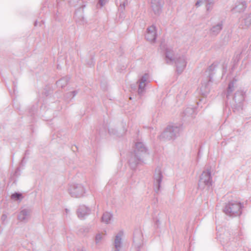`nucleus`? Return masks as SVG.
Listing matches in <instances>:
<instances>
[{"instance_id":"f257e3e1","label":"nucleus","mask_w":251,"mask_h":251,"mask_svg":"<svg viewBox=\"0 0 251 251\" xmlns=\"http://www.w3.org/2000/svg\"><path fill=\"white\" fill-rule=\"evenodd\" d=\"M149 154L148 150L143 142H138L135 144L134 152L130 154L129 164L132 169L137 165L143 163L145 157Z\"/></svg>"},{"instance_id":"2eb2a0df","label":"nucleus","mask_w":251,"mask_h":251,"mask_svg":"<svg viewBox=\"0 0 251 251\" xmlns=\"http://www.w3.org/2000/svg\"><path fill=\"white\" fill-rule=\"evenodd\" d=\"M123 236V232H119L114 239V245L115 248V251H120L122 246V237Z\"/></svg>"},{"instance_id":"aec40b11","label":"nucleus","mask_w":251,"mask_h":251,"mask_svg":"<svg viewBox=\"0 0 251 251\" xmlns=\"http://www.w3.org/2000/svg\"><path fill=\"white\" fill-rule=\"evenodd\" d=\"M183 113L184 116L188 117H190L193 118L195 117V116L197 114L196 109L194 107H188L185 109Z\"/></svg>"},{"instance_id":"0eeeda50","label":"nucleus","mask_w":251,"mask_h":251,"mask_svg":"<svg viewBox=\"0 0 251 251\" xmlns=\"http://www.w3.org/2000/svg\"><path fill=\"white\" fill-rule=\"evenodd\" d=\"M224 22L223 20H220L218 22L212 25L209 29V35L212 37L217 36L221 31L223 28Z\"/></svg>"},{"instance_id":"ddd939ff","label":"nucleus","mask_w":251,"mask_h":251,"mask_svg":"<svg viewBox=\"0 0 251 251\" xmlns=\"http://www.w3.org/2000/svg\"><path fill=\"white\" fill-rule=\"evenodd\" d=\"M240 27L244 29L251 27V13L245 14L240 22Z\"/></svg>"},{"instance_id":"f8f14e48","label":"nucleus","mask_w":251,"mask_h":251,"mask_svg":"<svg viewBox=\"0 0 251 251\" xmlns=\"http://www.w3.org/2000/svg\"><path fill=\"white\" fill-rule=\"evenodd\" d=\"M146 38L150 42H154L156 37L155 27L151 25L147 28Z\"/></svg>"},{"instance_id":"20e7f679","label":"nucleus","mask_w":251,"mask_h":251,"mask_svg":"<svg viewBox=\"0 0 251 251\" xmlns=\"http://www.w3.org/2000/svg\"><path fill=\"white\" fill-rule=\"evenodd\" d=\"M180 126L177 125H169L160 135V139L163 141L174 139L179 135Z\"/></svg>"},{"instance_id":"72a5a7b5","label":"nucleus","mask_w":251,"mask_h":251,"mask_svg":"<svg viewBox=\"0 0 251 251\" xmlns=\"http://www.w3.org/2000/svg\"><path fill=\"white\" fill-rule=\"evenodd\" d=\"M66 212H68V210L67 209H66Z\"/></svg>"},{"instance_id":"412c9836","label":"nucleus","mask_w":251,"mask_h":251,"mask_svg":"<svg viewBox=\"0 0 251 251\" xmlns=\"http://www.w3.org/2000/svg\"><path fill=\"white\" fill-rule=\"evenodd\" d=\"M142 239V235L140 231H138L136 233L134 234L133 242L137 248H139L141 245Z\"/></svg>"},{"instance_id":"bb28decb","label":"nucleus","mask_w":251,"mask_h":251,"mask_svg":"<svg viewBox=\"0 0 251 251\" xmlns=\"http://www.w3.org/2000/svg\"><path fill=\"white\" fill-rule=\"evenodd\" d=\"M22 198V194L20 193H15L11 195V199L15 200H19Z\"/></svg>"},{"instance_id":"a878e982","label":"nucleus","mask_w":251,"mask_h":251,"mask_svg":"<svg viewBox=\"0 0 251 251\" xmlns=\"http://www.w3.org/2000/svg\"><path fill=\"white\" fill-rule=\"evenodd\" d=\"M78 93V91L76 90L73 91L72 92H70L67 93L65 95V98L66 100L73 98L75 97L77 94Z\"/></svg>"},{"instance_id":"b1692460","label":"nucleus","mask_w":251,"mask_h":251,"mask_svg":"<svg viewBox=\"0 0 251 251\" xmlns=\"http://www.w3.org/2000/svg\"><path fill=\"white\" fill-rule=\"evenodd\" d=\"M69 80V78L68 77H64L58 81L56 82V84L58 86L63 88L67 85L68 81Z\"/></svg>"},{"instance_id":"a211bd4d","label":"nucleus","mask_w":251,"mask_h":251,"mask_svg":"<svg viewBox=\"0 0 251 251\" xmlns=\"http://www.w3.org/2000/svg\"><path fill=\"white\" fill-rule=\"evenodd\" d=\"M214 0H198L195 5L197 7H199L202 3L207 2V3L206 5V10L210 12L213 8V6L214 3Z\"/></svg>"},{"instance_id":"423d86ee","label":"nucleus","mask_w":251,"mask_h":251,"mask_svg":"<svg viewBox=\"0 0 251 251\" xmlns=\"http://www.w3.org/2000/svg\"><path fill=\"white\" fill-rule=\"evenodd\" d=\"M174 63L176 65L177 74H181L185 69L187 63L186 55L184 54H177Z\"/></svg>"},{"instance_id":"f3484780","label":"nucleus","mask_w":251,"mask_h":251,"mask_svg":"<svg viewBox=\"0 0 251 251\" xmlns=\"http://www.w3.org/2000/svg\"><path fill=\"white\" fill-rule=\"evenodd\" d=\"M90 209L85 205H80L77 211V216L79 218H83L90 213Z\"/></svg>"},{"instance_id":"39448f33","label":"nucleus","mask_w":251,"mask_h":251,"mask_svg":"<svg viewBox=\"0 0 251 251\" xmlns=\"http://www.w3.org/2000/svg\"><path fill=\"white\" fill-rule=\"evenodd\" d=\"M68 193L72 197L80 198L85 196L86 189L81 184H74L70 185Z\"/></svg>"},{"instance_id":"4be33fe9","label":"nucleus","mask_w":251,"mask_h":251,"mask_svg":"<svg viewBox=\"0 0 251 251\" xmlns=\"http://www.w3.org/2000/svg\"><path fill=\"white\" fill-rule=\"evenodd\" d=\"M216 67V65L214 64H212L211 65L207 70L206 71L205 73L206 75H208V82L211 81L212 77L213 74H214V72Z\"/></svg>"},{"instance_id":"6ab92c4d","label":"nucleus","mask_w":251,"mask_h":251,"mask_svg":"<svg viewBox=\"0 0 251 251\" xmlns=\"http://www.w3.org/2000/svg\"><path fill=\"white\" fill-rule=\"evenodd\" d=\"M233 100L237 104H239V106H241V103L244 100V96L243 92L242 91H237L235 93Z\"/></svg>"},{"instance_id":"2f4dec72","label":"nucleus","mask_w":251,"mask_h":251,"mask_svg":"<svg viewBox=\"0 0 251 251\" xmlns=\"http://www.w3.org/2000/svg\"><path fill=\"white\" fill-rule=\"evenodd\" d=\"M77 251H85L83 249H80V250H78Z\"/></svg>"},{"instance_id":"dca6fc26","label":"nucleus","mask_w":251,"mask_h":251,"mask_svg":"<svg viewBox=\"0 0 251 251\" xmlns=\"http://www.w3.org/2000/svg\"><path fill=\"white\" fill-rule=\"evenodd\" d=\"M246 5L247 4L245 1H237L231 11L233 13L242 12L246 9L247 7Z\"/></svg>"},{"instance_id":"473e14b6","label":"nucleus","mask_w":251,"mask_h":251,"mask_svg":"<svg viewBox=\"0 0 251 251\" xmlns=\"http://www.w3.org/2000/svg\"><path fill=\"white\" fill-rule=\"evenodd\" d=\"M93 65H94V63L92 62V64H91V66Z\"/></svg>"},{"instance_id":"1a4fd4ad","label":"nucleus","mask_w":251,"mask_h":251,"mask_svg":"<svg viewBox=\"0 0 251 251\" xmlns=\"http://www.w3.org/2000/svg\"><path fill=\"white\" fill-rule=\"evenodd\" d=\"M162 178L163 175L160 168H156L154 175V190L156 193H157L160 190V184L162 182Z\"/></svg>"},{"instance_id":"c85d7f7f","label":"nucleus","mask_w":251,"mask_h":251,"mask_svg":"<svg viewBox=\"0 0 251 251\" xmlns=\"http://www.w3.org/2000/svg\"><path fill=\"white\" fill-rule=\"evenodd\" d=\"M125 6H126V2L125 1L122 3H121L119 6V10L121 12H123L125 10Z\"/></svg>"},{"instance_id":"f03ea898","label":"nucleus","mask_w":251,"mask_h":251,"mask_svg":"<svg viewBox=\"0 0 251 251\" xmlns=\"http://www.w3.org/2000/svg\"><path fill=\"white\" fill-rule=\"evenodd\" d=\"M243 204L239 201L231 200L226 203L224 209V212L231 217L240 216L242 214Z\"/></svg>"},{"instance_id":"7ed1b4c3","label":"nucleus","mask_w":251,"mask_h":251,"mask_svg":"<svg viewBox=\"0 0 251 251\" xmlns=\"http://www.w3.org/2000/svg\"><path fill=\"white\" fill-rule=\"evenodd\" d=\"M211 168L208 167L204 170L200 176L198 187L201 190L208 189L212 185V179L211 175Z\"/></svg>"},{"instance_id":"7c9ffc66","label":"nucleus","mask_w":251,"mask_h":251,"mask_svg":"<svg viewBox=\"0 0 251 251\" xmlns=\"http://www.w3.org/2000/svg\"><path fill=\"white\" fill-rule=\"evenodd\" d=\"M6 218V216L5 215H2L1 216V219L4 221Z\"/></svg>"},{"instance_id":"4468645a","label":"nucleus","mask_w":251,"mask_h":251,"mask_svg":"<svg viewBox=\"0 0 251 251\" xmlns=\"http://www.w3.org/2000/svg\"><path fill=\"white\" fill-rule=\"evenodd\" d=\"M176 55H175L174 50L171 48H167L165 50V60L166 63L173 64L175 60Z\"/></svg>"},{"instance_id":"393cba45","label":"nucleus","mask_w":251,"mask_h":251,"mask_svg":"<svg viewBox=\"0 0 251 251\" xmlns=\"http://www.w3.org/2000/svg\"><path fill=\"white\" fill-rule=\"evenodd\" d=\"M234 90V82L233 81H231L229 82L228 85V87L227 89V95L226 98L229 99L230 95L232 93V92Z\"/></svg>"},{"instance_id":"c756f323","label":"nucleus","mask_w":251,"mask_h":251,"mask_svg":"<svg viewBox=\"0 0 251 251\" xmlns=\"http://www.w3.org/2000/svg\"><path fill=\"white\" fill-rule=\"evenodd\" d=\"M108 1V0H99L98 5H100V7H102Z\"/></svg>"},{"instance_id":"9b49d317","label":"nucleus","mask_w":251,"mask_h":251,"mask_svg":"<svg viewBox=\"0 0 251 251\" xmlns=\"http://www.w3.org/2000/svg\"><path fill=\"white\" fill-rule=\"evenodd\" d=\"M31 213V210L28 208L21 210L18 216V220L20 222H27L30 218Z\"/></svg>"},{"instance_id":"5701e85b","label":"nucleus","mask_w":251,"mask_h":251,"mask_svg":"<svg viewBox=\"0 0 251 251\" xmlns=\"http://www.w3.org/2000/svg\"><path fill=\"white\" fill-rule=\"evenodd\" d=\"M112 217V214L111 213L106 212L103 214L101 217V221L102 222L108 224L109 223Z\"/></svg>"},{"instance_id":"9d476101","label":"nucleus","mask_w":251,"mask_h":251,"mask_svg":"<svg viewBox=\"0 0 251 251\" xmlns=\"http://www.w3.org/2000/svg\"><path fill=\"white\" fill-rule=\"evenodd\" d=\"M163 4V0H151V7L156 15H159L161 12Z\"/></svg>"},{"instance_id":"6e6552de","label":"nucleus","mask_w":251,"mask_h":251,"mask_svg":"<svg viewBox=\"0 0 251 251\" xmlns=\"http://www.w3.org/2000/svg\"><path fill=\"white\" fill-rule=\"evenodd\" d=\"M149 77V75L148 74H145L139 80L138 93L140 96L142 95L145 93L146 85L150 82Z\"/></svg>"},{"instance_id":"cd10ccee","label":"nucleus","mask_w":251,"mask_h":251,"mask_svg":"<svg viewBox=\"0 0 251 251\" xmlns=\"http://www.w3.org/2000/svg\"><path fill=\"white\" fill-rule=\"evenodd\" d=\"M102 239V235L100 233L96 235L95 238V242L97 244H99Z\"/></svg>"}]
</instances>
